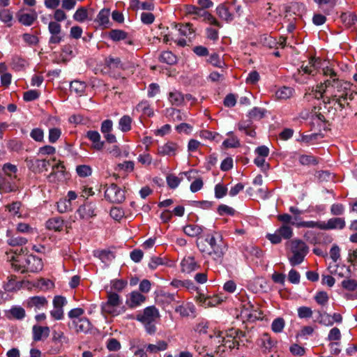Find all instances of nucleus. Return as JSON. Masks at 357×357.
<instances>
[{"label":"nucleus","mask_w":357,"mask_h":357,"mask_svg":"<svg viewBox=\"0 0 357 357\" xmlns=\"http://www.w3.org/2000/svg\"><path fill=\"white\" fill-rule=\"evenodd\" d=\"M197 245L204 257L211 259L216 264L222 263L228 250L227 243L217 232L208 234L204 238H199Z\"/></svg>","instance_id":"1"},{"label":"nucleus","mask_w":357,"mask_h":357,"mask_svg":"<svg viewBox=\"0 0 357 357\" xmlns=\"http://www.w3.org/2000/svg\"><path fill=\"white\" fill-rule=\"evenodd\" d=\"M7 260L11 262L12 268L21 273H37L43 269L42 259L33 255H23L16 252H6Z\"/></svg>","instance_id":"2"},{"label":"nucleus","mask_w":357,"mask_h":357,"mask_svg":"<svg viewBox=\"0 0 357 357\" xmlns=\"http://www.w3.org/2000/svg\"><path fill=\"white\" fill-rule=\"evenodd\" d=\"M321 66V59L310 57L307 61H303L301 68L293 75L294 80L299 84H305L310 77H314Z\"/></svg>","instance_id":"3"},{"label":"nucleus","mask_w":357,"mask_h":357,"mask_svg":"<svg viewBox=\"0 0 357 357\" xmlns=\"http://www.w3.org/2000/svg\"><path fill=\"white\" fill-rule=\"evenodd\" d=\"M160 314L158 308L154 305L145 307L143 311L139 312L135 316V319L141 322L145 328L146 331L153 335L156 331L155 322L159 319Z\"/></svg>","instance_id":"4"},{"label":"nucleus","mask_w":357,"mask_h":357,"mask_svg":"<svg viewBox=\"0 0 357 357\" xmlns=\"http://www.w3.org/2000/svg\"><path fill=\"white\" fill-rule=\"evenodd\" d=\"M290 246V254L288 259L292 266L301 264L309 251L306 243L300 239H294L289 242Z\"/></svg>","instance_id":"5"},{"label":"nucleus","mask_w":357,"mask_h":357,"mask_svg":"<svg viewBox=\"0 0 357 357\" xmlns=\"http://www.w3.org/2000/svg\"><path fill=\"white\" fill-rule=\"evenodd\" d=\"M121 305L122 300L120 296L117 293L109 291L107 292L106 302L101 305V310L105 314L116 317L124 311V307Z\"/></svg>","instance_id":"6"},{"label":"nucleus","mask_w":357,"mask_h":357,"mask_svg":"<svg viewBox=\"0 0 357 357\" xmlns=\"http://www.w3.org/2000/svg\"><path fill=\"white\" fill-rule=\"evenodd\" d=\"M104 69L111 77L117 79L122 75L125 67L119 57L109 56L105 59Z\"/></svg>","instance_id":"7"},{"label":"nucleus","mask_w":357,"mask_h":357,"mask_svg":"<svg viewBox=\"0 0 357 357\" xmlns=\"http://www.w3.org/2000/svg\"><path fill=\"white\" fill-rule=\"evenodd\" d=\"M105 197L111 203L120 204L125 199V192L115 183H112L105 187Z\"/></svg>","instance_id":"8"},{"label":"nucleus","mask_w":357,"mask_h":357,"mask_svg":"<svg viewBox=\"0 0 357 357\" xmlns=\"http://www.w3.org/2000/svg\"><path fill=\"white\" fill-rule=\"evenodd\" d=\"M245 337L244 333L237 329H231L228 331L227 337H224L222 342L224 346L228 347L230 349L237 348L240 345L241 338Z\"/></svg>","instance_id":"9"},{"label":"nucleus","mask_w":357,"mask_h":357,"mask_svg":"<svg viewBox=\"0 0 357 357\" xmlns=\"http://www.w3.org/2000/svg\"><path fill=\"white\" fill-rule=\"evenodd\" d=\"M66 174L63 163L59 161L56 164L52 165V172L47 176V178L50 183H58L66 179Z\"/></svg>","instance_id":"10"},{"label":"nucleus","mask_w":357,"mask_h":357,"mask_svg":"<svg viewBox=\"0 0 357 357\" xmlns=\"http://www.w3.org/2000/svg\"><path fill=\"white\" fill-rule=\"evenodd\" d=\"M242 314L248 321L254 322L257 320L262 319V312L260 310L257 304L254 305L250 302L244 305Z\"/></svg>","instance_id":"11"},{"label":"nucleus","mask_w":357,"mask_h":357,"mask_svg":"<svg viewBox=\"0 0 357 357\" xmlns=\"http://www.w3.org/2000/svg\"><path fill=\"white\" fill-rule=\"evenodd\" d=\"M25 162L26 167L33 173H42L47 171L50 165V161L48 160H40L37 158H26Z\"/></svg>","instance_id":"12"},{"label":"nucleus","mask_w":357,"mask_h":357,"mask_svg":"<svg viewBox=\"0 0 357 357\" xmlns=\"http://www.w3.org/2000/svg\"><path fill=\"white\" fill-rule=\"evenodd\" d=\"M24 305L26 308L35 310H40L46 308L48 305V301L45 296H35L28 298L25 302Z\"/></svg>","instance_id":"13"},{"label":"nucleus","mask_w":357,"mask_h":357,"mask_svg":"<svg viewBox=\"0 0 357 357\" xmlns=\"http://www.w3.org/2000/svg\"><path fill=\"white\" fill-rule=\"evenodd\" d=\"M48 30L51 34L50 44H59L63 40L61 26L57 22L52 21L48 24Z\"/></svg>","instance_id":"14"},{"label":"nucleus","mask_w":357,"mask_h":357,"mask_svg":"<svg viewBox=\"0 0 357 357\" xmlns=\"http://www.w3.org/2000/svg\"><path fill=\"white\" fill-rule=\"evenodd\" d=\"M77 213L82 220H89L96 216V208L95 204L91 202H86L79 206Z\"/></svg>","instance_id":"15"},{"label":"nucleus","mask_w":357,"mask_h":357,"mask_svg":"<svg viewBox=\"0 0 357 357\" xmlns=\"http://www.w3.org/2000/svg\"><path fill=\"white\" fill-rule=\"evenodd\" d=\"M68 326L69 328L73 327L77 333H86L91 329V323L88 319L83 317L73 320L72 323L68 324Z\"/></svg>","instance_id":"16"},{"label":"nucleus","mask_w":357,"mask_h":357,"mask_svg":"<svg viewBox=\"0 0 357 357\" xmlns=\"http://www.w3.org/2000/svg\"><path fill=\"white\" fill-rule=\"evenodd\" d=\"M178 149V145L174 142L169 141L162 146H159L157 149V154L161 156H172L175 155Z\"/></svg>","instance_id":"17"},{"label":"nucleus","mask_w":357,"mask_h":357,"mask_svg":"<svg viewBox=\"0 0 357 357\" xmlns=\"http://www.w3.org/2000/svg\"><path fill=\"white\" fill-rule=\"evenodd\" d=\"M175 307V312L182 317H187L195 312V307L192 303H184L180 301V303Z\"/></svg>","instance_id":"18"},{"label":"nucleus","mask_w":357,"mask_h":357,"mask_svg":"<svg viewBox=\"0 0 357 357\" xmlns=\"http://www.w3.org/2000/svg\"><path fill=\"white\" fill-rule=\"evenodd\" d=\"M16 17L20 23L24 26H31L37 20L38 15L35 10L30 13H26L23 10L17 12Z\"/></svg>","instance_id":"19"},{"label":"nucleus","mask_w":357,"mask_h":357,"mask_svg":"<svg viewBox=\"0 0 357 357\" xmlns=\"http://www.w3.org/2000/svg\"><path fill=\"white\" fill-rule=\"evenodd\" d=\"M346 226L344 218H332L324 222V230L343 229Z\"/></svg>","instance_id":"20"},{"label":"nucleus","mask_w":357,"mask_h":357,"mask_svg":"<svg viewBox=\"0 0 357 357\" xmlns=\"http://www.w3.org/2000/svg\"><path fill=\"white\" fill-rule=\"evenodd\" d=\"M146 298V296L139 291H133L130 294L129 298L126 301V304L129 307L135 308L144 303Z\"/></svg>","instance_id":"21"},{"label":"nucleus","mask_w":357,"mask_h":357,"mask_svg":"<svg viewBox=\"0 0 357 357\" xmlns=\"http://www.w3.org/2000/svg\"><path fill=\"white\" fill-rule=\"evenodd\" d=\"M33 339L36 342L47 338L50 335V328L48 326H41L34 325L32 328Z\"/></svg>","instance_id":"22"},{"label":"nucleus","mask_w":357,"mask_h":357,"mask_svg":"<svg viewBox=\"0 0 357 357\" xmlns=\"http://www.w3.org/2000/svg\"><path fill=\"white\" fill-rule=\"evenodd\" d=\"M87 138L92 142V148L100 151L104 147V142L101 141L100 135L98 131L89 130L86 132Z\"/></svg>","instance_id":"23"},{"label":"nucleus","mask_w":357,"mask_h":357,"mask_svg":"<svg viewBox=\"0 0 357 357\" xmlns=\"http://www.w3.org/2000/svg\"><path fill=\"white\" fill-rule=\"evenodd\" d=\"M3 287L6 291L15 292L20 289L22 282L17 281V277L14 275L8 276L7 281L3 284Z\"/></svg>","instance_id":"24"},{"label":"nucleus","mask_w":357,"mask_h":357,"mask_svg":"<svg viewBox=\"0 0 357 357\" xmlns=\"http://www.w3.org/2000/svg\"><path fill=\"white\" fill-rule=\"evenodd\" d=\"M181 265L182 271L185 273H191L199 268L195 259L191 256L185 257L182 260Z\"/></svg>","instance_id":"25"},{"label":"nucleus","mask_w":357,"mask_h":357,"mask_svg":"<svg viewBox=\"0 0 357 357\" xmlns=\"http://www.w3.org/2000/svg\"><path fill=\"white\" fill-rule=\"evenodd\" d=\"M178 298V295L168 292H162L158 296L160 303L167 305H174V304L180 303Z\"/></svg>","instance_id":"26"},{"label":"nucleus","mask_w":357,"mask_h":357,"mask_svg":"<svg viewBox=\"0 0 357 357\" xmlns=\"http://www.w3.org/2000/svg\"><path fill=\"white\" fill-rule=\"evenodd\" d=\"M64 221L61 217H54L50 218L46 222V227L49 230L60 231L63 229Z\"/></svg>","instance_id":"27"},{"label":"nucleus","mask_w":357,"mask_h":357,"mask_svg":"<svg viewBox=\"0 0 357 357\" xmlns=\"http://www.w3.org/2000/svg\"><path fill=\"white\" fill-rule=\"evenodd\" d=\"M178 31L180 35L186 37L189 42H191L195 37V29L190 23L180 24Z\"/></svg>","instance_id":"28"},{"label":"nucleus","mask_w":357,"mask_h":357,"mask_svg":"<svg viewBox=\"0 0 357 357\" xmlns=\"http://www.w3.org/2000/svg\"><path fill=\"white\" fill-rule=\"evenodd\" d=\"M314 1L326 15H330L336 6L337 0H314Z\"/></svg>","instance_id":"29"},{"label":"nucleus","mask_w":357,"mask_h":357,"mask_svg":"<svg viewBox=\"0 0 357 357\" xmlns=\"http://www.w3.org/2000/svg\"><path fill=\"white\" fill-rule=\"evenodd\" d=\"M168 347V343L165 340H158L155 344H149L146 347V351L149 354H157L165 351Z\"/></svg>","instance_id":"30"},{"label":"nucleus","mask_w":357,"mask_h":357,"mask_svg":"<svg viewBox=\"0 0 357 357\" xmlns=\"http://www.w3.org/2000/svg\"><path fill=\"white\" fill-rule=\"evenodd\" d=\"M294 90L289 86H282L275 93V97L278 100H285L293 96Z\"/></svg>","instance_id":"31"},{"label":"nucleus","mask_w":357,"mask_h":357,"mask_svg":"<svg viewBox=\"0 0 357 357\" xmlns=\"http://www.w3.org/2000/svg\"><path fill=\"white\" fill-rule=\"evenodd\" d=\"M168 100L172 105L178 107L183 104L185 101V97L184 95L182 94L180 91L174 90L169 92Z\"/></svg>","instance_id":"32"},{"label":"nucleus","mask_w":357,"mask_h":357,"mask_svg":"<svg viewBox=\"0 0 357 357\" xmlns=\"http://www.w3.org/2000/svg\"><path fill=\"white\" fill-rule=\"evenodd\" d=\"M340 19L345 26L349 28L357 22V16L354 13L347 12L341 15Z\"/></svg>","instance_id":"33"},{"label":"nucleus","mask_w":357,"mask_h":357,"mask_svg":"<svg viewBox=\"0 0 357 357\" xmlns=\"http://www.w3.org/2000/svg\"><path fill=\"white\" fill-rule=\"evenodd\" d=\"M3 174L7 176L10 179H17V167L16 165L10 162L5 163L2 167Z\"/></svg>","instance_id":"34"},{"label":"nucleus","mask_w":357,"mask_h":357,"mask_svg":"<svg viewBox=\"0 0 357 357\" xmlns=\"http://www.w3.org/2000/svg\"><path fill=\"white\" fill-rule=\"evenodd\" d=\"M216 13L220 18L227 22H230L233 20V15L224 4H220L216 8Z\"/></svg>","instance_id":"35"},{"label":"nucleus","mask_w":357,"mask_h":357,"mask_svg":"<svg viewBox=\"0 0 357 357\" xmlns=\"http://www.w3.org/2000/svg\"><path fill=\"white\" fill-rule=\"evenodd\" d=\"M138 112H142L143 114L147 116H153L154 115L153 109L151 107V105L147 100L141 101L136 107Z\"/></svg>","instance_id":"36"},{"label":"nucleus","mask_w":357,"mask_h":357,"mask_svg":"<svg viewBox=\"0 0 357 357\" xmlns=\"http://www.w3.org/2000/svg\"><path fill=\"white\" fill-rule=\"evenodd\" d=\"M329 86L337 87L331 83V79H326L324 83L317 85L314 91V97L317 99L322 98L324 93Z\"/></svg>","instance_id":"37"},{"label":"nucleus","mask_w":357,"mask_h":357,"mask_svg":"<svg viewBox=\"0 0 357 357\" xmlns=\"http://www.w3.org/2000/svg\"><path fill=\"white\" fill-rule=\"evenodd\" d=\"M323 74L326 77H329L328 79H331V83L333 84V85L336 86L337 88L340 85L341 81L339 79L337 73L333 68L328 66L324 68Z\"/></svg>","instance_id":"38"},{"label":"nucleus","mask_w":357,"mask_h":357,"mask_svg":"<svg viewBox=\"0 0 357 357\" xmlns=\"http://www.w3.org/2000/svg\"><path fill=\"white\" fill-rule=\"evenodd\" d=\"M296 227L298 228L305 227V228H317L321 230H324V222L321 221H301L297 222L296 224Z\"/></svg>","instance_id":"39"},{"label":"nucleus","mask_w":357,"mask_h":357,"mask_svg":"<svg viewBox=\"0 0 357 357\" xmlns=\"http://www.w3.org/2000/svg\"><path fill=\"white\" fill-rule=\"evenodd\" d=\"M132 118L128 115H124L123 116L119 121V129L123 132H128L132 128Z\"/></svg>","instance_id":"40"},{"label":"nucleus","mask_w":357,"mask_h":357,"mask_svg":"<svg viewBox=\"0 0 357 357\" xmlns=\"http://www.w3.org/2000/svg\"><path fill=\"white\" fill-rule=\"evenodd\" d=\"M202 227L197 225H188L183 227L184 233L190 237L199 236L202 234Z\"/></svg>","instance_id":"41"},{"label":"nucleus","mask_w":357,"mask_h":357,"mask_svg":"<svg viewBox=\"0 0 357 357\" xmlns=\"http://www.w3.org/2000/svg\"><path fill=\"white\" fill-rule=\"evenodd\" d=\"M86 87V84L84 82H81L79 80H74L70 82V90L71 92H75L77 94L81 95L82 94Z\"/></svg>","instance_id":"42"},{"label":"nucleus","mask_w":357,"mask_h":357,"mask_svg":"<svg viewBox=\"0 0 357 357\" xmlns=\"http://www.w3.org/2000/svg\"><path fill=\"white\" fill-rule=\"evenodd\" d=\"M160 61L169 65H173L176 63V56L170 51H165L161 53Z\"/></svg>","instance_id":"43"},{"label":"nucleus","mask_w":357,"mask_h":357,"mask_svg":"<svg viewBox=\"0 0 357 357\" xmlns=\"http://www.w3.org/2000/svg\"><path fill=\"white\" fill-rule=\"evenodd\" d=\"M333 100L335 101V104H337L340 109H343L349 103L347 102V93L343 91L340 94H334L333 96Z\"/></svg>","instance_id":"44"},{"label":"nucleus","mask_w":357,"mask_h":357,"mask_svg":"<svg viewBox=\"0 0 357 357\" xmlns=\"http://www.w3.org/2000/svg\"><path fill=\"white\" fill-rule=\"evenodd\" d=\"M341 286L347 291H354L357 289V280L346 278L342 281Z\"/></svg>","instance_id":"45"},{"label":"nucleus","mask_w":357,"mask_h":357,"mask_svg":"<svg viewBox=\"0 0 357 357\" xmlns=\"http://www.w3.org/2000/svg\"><path fill=\"white\" fill-rule=\"evenodd\" d=\"M8 313L13 318L18 320L24 319L26 316V312L24 309L20 306L12 307Z\"/></svg>","instance_id":"46"},{"label":"nucleus","mask_w":357,"mask_h":357,"mask_svg":"<svg viewBox=\"0 0 357 357\" xmlns=\"http://www.w3.org/2000/svg\"><path fill=\"white\" fill-rule=\"evenodd\" d=\"M13 19V13L9 9L3 8L0 10V20L7 24L8 26H11V22Z\"/></svg>","instance_id":"47"},{"label":"nucleus","mask_w":357,"mask_h":357,"mask_svg":"<svg viewBox=\"0 0 357 357\" xmlns=\"http://www.w3.org/2000/svg\"><path fill=\"white\" fill-rule=\"evenodd\" d=\"M170 285L174 288L185 287L188 289L194 288V284L190 280H180L178 279H174L171 282Z\"/></svg>","instance_id":"48"},{"label":"nucleus","mask_w":357,"mask_h":357,"mask_svg":"<svg viewBox=\"0 0 357 357\" xmlns=\"http://www.w3.org/2000/svg\"><path fill=\"white\" fill-rule=\"evenodd\" d=\"M228 135L229 136V137L223 142L222 145L225 148L238 147L240 146V142H239V140L238 139V138L236 137H235L232 134V132H229Z\"/></svg>","instance_id":"49"},{"label":"nucleus","mask_w":357,"mask_h":357,"mask_svg":"<svg viewBox=\"0 0 357 357\" xmlns=\"http://www.w3.org/2000/svg\"><path fill=\"white\" fill-rule=\"evenodd\" d=\"M298 160L302 165H316L318 164L317 159L312 155H301Z\"/></svg>","instance_id":"50"},{"label":"nucleus","mask_w":357,"mask_h":357,"mask_svg":"<svg viewBox=\"0 0 357 357\" xmlns=\"http://www.w3.org/2000/svg\"><path fill=\"white\" fill-rule=\"evenodd\" d=\"M285 326V321L282 317H278L275 319L271 324V329L273 332L276 333H281Z\"/></svg>","instance_id":"51"},{"label":"nucleus","mask_w":357,"mask_h":357,"mask_svg":"<svg viewBox=\"0 0 357 357\" xmlns=\"http://www.w3.org/2000/svg\"><path fill=\"white\" fill-rule=\"evenodd\" d=\"M277 230L281 237L284 239H289L293 236V229L290 225H282Z\"/></svg>","instance_id":"52"},{"label":"nucleus","mask_w":357,"mask_h":357,"mask_svg":"<svg viewBox=\"0 0 357 357\" xmlns=\"http://www.w3.org/2000/svg\"><path fill=\"white\" fill-rule=\"evenodd\" d=\"M244 250L246 255L254 256L256 258H260L263 255L262 250L258 247L254 246L252 245H246L244 248Z\"/></svg>","instance_id":"53"},{"label":"nucleus","mask_w":357,"mask_h":357,"mask_svg":"<svg viewBox=\"0 0 357 357\" xmlns=\"http://www.w3.org/2000/svg\"><path fill=\"white\" fill-rule=\"evenodd\" d=\"M109 36L114 41H119L126 38L127 33L122 30L113 29L109 32Z\"/></svg>","instance_id":"54"},{"label":"nucleus","mask_w":357,"mask_h":357,"mask_svg":"<svg viewBox=\"0 0 357 357\" xmlns=\"http://www.w3.org/2000/svg\"><path fill=\"white\" fill-rule=\"evenodd\" d=\"M109 10L107 9L101 10L98 16L97 21L100 25H107L109 24Z\"/></svg>","instance_id":"55"},{"label":"nucleus","mask_w":357,"mask_h":357,"mask_svg":"<svg viewBox=\"0 0 357 357\" xmlns=\"http://www.w3.org/2000/svg\"><path fill=\"white\" fill-rule=\"evenodd\" d=\"M71 208L72 204L66 199H60L57 202V210L61 213H66L67 211H70Z\"/></svg>","instance_id":"56"},{"label":"nucleus","mask_w":357,"mask_h":357,"mask_svg":"<svg viewBox=\"0 0 357 357\" xmlns=\"http://www.w3.org/2000/svg\"><path fill=\"white\" fill-rule=\"evenodd\" d=\"M7 242L10 246L15 247L25 245L28 241L24 237L13 236L8 239Z\"/></svg>","instance_id":"57"},{"label":"nucleus","mask_w":357,"mask_h":357,"mask_svg":"<svg viewBox=\"0 0 357 357\" xmlns=\"http://www.w3.org/2000/svg\"><path fill=\"white\" fill-rule=\"evenodd\" d=\"M61 130L59 128H52L49 130L48 139L50 143H55L60 138Z\"/></svg>","instance_id":"58"},{"label":"nucleus","mask_w":357,"mask_h":357,"mask_svg":"<svg viewBox=\"0 0 357 357\" xmlns=\"http://www.w3.org/2000/svg\"><path fill=\"white\" fill-rule=\"evenodd\" d=\"M88 17L87 10L84 7L77 9L73 15V18L75 21L82 22Z\"/></svg>","instance_id":"59"},{"label":"nucleus","mask_w":357,"mask_h":357,"mask_svg":"<svg viewBox=\"0 0 357 357\" xmlns=\"http://www.w3.org/2000/svg\"><path fill=\"white\" fill-rule=\"evenodd\" d=\"M52 340L54 342H68V338L61 331L54 330L52 331Z\"/></svg>","instance_id":"60"},{"label":"nucleus","mask_w":357,"mask_h":357,"mask_svg":"<svg viewBox=\"0 0 357 357\" xmlns=\"http://www.w3.org/2000/svg\"><path fill=\"white\" fill-rule=\"evenodd\" d=\"M222 300L218 295H214L213 296H208V299L204 300V307H215L217 305L221 303Z\"/></svg>","instance_id":"61"},{"label":"nucleus","mask_w":357,"mask_h":357,"mask_svg":"<svg viewBox=\"0 0 357 357\" xmlns=\"http://www.w3.org/2000/svg\"><path fill=\"white\" fill-rule=\"evenodd\" d=\"M30 136L36 142H42L44 139V132L40 128H33L30 132Z\"/></svg>","instance_id":"62"},{"label":"nucleus","mask_w":357,"mask_h":357,"mask_svg":"<svg viewBox=\"0 0 357 357\" xmlns=\"http://www.w3.org/2000/svg\"><path fill=\"white\" fill-rule=\"evenodd\" d=\"M330 211L333 215L337 216L344 213L345 208L342 204L336 203L331 205Z\"/></svg>","instance_id":"63"},{"label":"nucleus","mask_w":357,"mask_h":357,"mask_svg":"<svg viewBox=\"0 0 357 357\" xmlns=\"http://www.w3.org/2000/svg\"><path fill=\"white\" fill-rule=\"evenodd\" d=\"M208 62L213 65L215 67L222 68L223 66L224 61L220 59V56L218 54H212L209 59H208Z\"/></svg>","instance_id":"64"}]
</instances>
